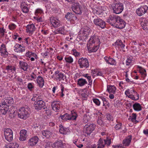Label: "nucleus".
<instances>
[{
	"instance_id": "nucleus-1",
	"label": "nucleus",
	"mask_w": 148,
	"mask_h": 148,
	"mask_svg": "<svg viewBox=\"0 0 148 148\" xmlns=\"http://www.w3.org/2000/svg\"><path fill=\"white\" fill-rule=\"evenodd\" d=\"M32 101H34V106L35 109L37 110H40L44 108L45 103L41 98V96L37 95H34L32 99Z\"/></svg>"
},
{
	"instance_id": "nucleus-2",
	"label": "nucleus",
	"mask_w": 148,
	"mask_h": 148,
	"mask_svg": "<svg viewBox=\"0 0 148 148\" xmlns=\"http://www.w3.org/2000/svg\"><path fill=\"white\" fill-rule=\"evenodd\" d=\"M29 109L22 107L20 108L17 112L18 117L21 119H26L29 115Z\"/></svg>"
},
{
	"instance_id": "nucleus-3",
	"label": "nucleus",
	"mask_w": 148,
	"mask_h": 148,
	"mask_svg": "<svg viewBox=\"0 0 148 148\" xmlns=\"http://www.w3.org/2000/svg\"><path fill=\"white\" fill-rule=\"evenodd\" d=\"M77 116V115L74 110L71 111L70 114L66 113L60 116L62 119L65 121L75 120Z\"/></svg>"
},
{
	"instance_id": "nucleus-4",
	"label": "nucleus",
	"mask_w": 148,
	"mask_h": 148,
	"mask_svg": "<svg viewBox=\"0 0 148 148\" xmlns=\"http://www.w3.org/2000/svg\"><path fill=\"white\" fill-rule=\"evenodd\" d=\"M101 42L99 37L95 34L92 35L89 39L87 43V46L89 48H91L93 44L100 45Z\"/></svg>"
},
{
	"instance_id": "nucleus-5",
	"label": "nucleus",
	"mask_w": 148,
	"mask_h": 148,
	"mask_svg": "<svg viewBox=\"0 0 148 148\" xmlns=\"http://www.w3.org/2000/svg\"><path fill=\"white\" fill-rule=\"evenodd\" d=\"M112 7L113 13L117 14L121 13L124 9L123 3L120 2L115 4H112Z\"/></svg>"
},
{
	"instance_id": "nucleus-6",
	"label": "nucleus",
	"mask_w": 148,
	"mask_h": 148,
	"mask_svg": "<svg viewBox=\"0 0 148 148\" xmlns=\"http://www.w3.org/2000/svg\"><path fill=\"white\" fill-rule=\"evenodd\" d=\"M78 64L79 67L83 69H87L89 66L88 60L86 58L82 57L79 58L78 60Z\"/></svg>"
},
{
	"instance_id": "nucleus-7",
	"label": "nucleus",
	"mask_w": 148,
	"mask_h": 148,
	"mask_svg": "<svg viewBox=\"0 0 148 148\" xmlns=\"http://www.w3.org/2000/svg\"><path fill=\"white\" fill-rule=\"evenodd\" d=\"M95 125L92 124L88 123L84 127V133L85 136L89 135L94 130Z\"/></svg>"
},
{
	"instance_id": "nucleus-8",
	"label": "nucleus",
	"mask_w": 148,
	"mask_h": 148,
	"mask_svg": "<svg viewBox=\"0 0 148 148\" xmlns=\"http://www.w3.org/2000/svg\"><path fill=\"white\" fill-rule=\"evenodd\" d=\"M4 134L5 138L7 141L11 142L12 140L13 132L10 128L6 129L4 131Z\"/></svg>"
},
{
	"instance_id": "nucleus-9",
	"label": "nucleus",
	"mask_w": 148,
	"mask_h": 148,
	"mask_svg": "<svg viewBox=\"0 0 148 148\" xmlns=\"http://www.w3.org/2000/svg\"><path fill=\"white\" fill-rule=\"evenodd\" d=\"M119 19L120 17L118 16L110 15L107 19V22L111 25L114 27L117 21L119 20Z\"/></svg>"
},
{
	"instance_id": "nucleus-10",
	"label": "nucleus",
	"mask_w": 148,
	"mask_h": 148,
	"mask_svg": "<svg viewBox=\"0 0 148 148\" xmlns=\"http://www.w3.org/2000/svg\"><path fill=\"white\" fill-rule=\"evenodd\" d=\"M93 23L95 25L100 27L102 29H104L106 25L105 22L98 17L95 18L94 19Z\"/></svg>"
},
{
	"instance_id": "nucleus-11",
	"label": "nucleus",
	"mask_w": 148,
	"mask_h": 148,
	"mask_svg": "<svg viewBox=\"0 0 148 148\" xmlns=\"http://www.w3.org/2000/svg\"><path fill=\"white\" fill-rule=\"evenodd\" d=\"M72 10L75 14L80 15L82 13V8L79 3H75L72 6Z\"/></svg>"
},
{
	"instance_id": "nucleus-12",
	"label": "nucleus",
	"mask_w": 148,
	"mask_h": 148,
	"mask_svg": "<svg viewBox=\"0 0 148 148\" xmlns=\"http://www.w3.org/2000/svg\"><path fill=\"white\" fill-rule=\"evenodd\" d=\"M148 8V7L146 5L140 6L136 10L137 14L140 16H142L146 12Z\"/></svg>"
},
{
	"instance_id": "nucleus-13",
	"label": "nucleus",
	"mask_w": 148,
	"mask_h": 148,
	"mask_svg": "<svg viewBox=\"0 0 148 148\" xmlns=\"http://www.w3.org/2000/svg\"><path fill=\"white\" fill-rule=\"evenodd\" d=\"M114 44L115 47L118 48L120 51H125V45L124 44H123L121 40H117Z\"/></svg>"
},
{
	"instance_id": "nucleus-14",
	"label": "nucleus",
	"mask_w": 148,
	"mask_h": 148,
	"mask_svg": "<svg viewBox=\"0 0 148 148\" xmlns=\"http://www.w3.org/2000/svg\"><path fill=\"white\" fill-rule=\"evenodd\" d=\"M119 19V20L117 21L114 27L121 29L125 27L126 23L123 20L121 19L120 17Z\"/></svg>"
},
{
	"instance_id": "nucleus-15",
	"label": "nucleus",
	"mask_w": 148,
	"mask_h": 148,
	"mask_svg": "<svg viewBox=\"0 0 148 148\" xmlns=\"http://www.w3.org/2000/svg\"><path fill=\"white\" fill-rule=\"evenodd\" d=\"M50 22L53 27H57L60 25V21L53 17H51L50 19Z\"/></svg>"
},
{
	"instance_id": "nucleus-16",
	"label": "nucleus",
	"mask_w": 148,
	"mask_h": 148,
	"mask_svg": "<svg viewBox=\"0 0 148 148\" xmlns=\"http://www.w3.org/2000/svg\"><path fill=\"white\" fill-rule=\"evenodd\" d=\"M39 138L38 136H35L30 138L28 142L29 145L34 146L36 145L38 143Z\"/></svg>"
},
{
	"instance_id": "nucleus-17",
	"label": "nucleus",
	"mask_w": 148,
	"mask_h": 148,
	"mask_svg": "<svg viewBox=\"0 0 148 148\" xmlns=\"http://www.w3.org/2000/svg\"><path fill=\"white\" fill-rule=\"evenodd\" d=\"M27 136V130H21L20 132L19 140L21 141H24L26 140Z\"/></svg>"
},
{
	"instance_id": "nucleus-18",
	"label": "nucleus",
	"mask_w": 148,
	"mask_h": 148,
	"mask_svg": "<svg viewBox=\"0 0 148 148\" xmlns=\"http://www.w3.org/2000/svg\"><path fill=\"white\" fill-rule=\"evenodd\" d=\"M53 76L57 80H58L60 81L62 80H64L63 73L60 72L59 71H56L53 75Z\"/></svg>"
},
{
	"instance_id": "nucleus-19",
	"label": "nucleus",
	"mask_w": 148,
	"mask_h": 148,
	"mask_svg": "<svg viewBox=\"0 0 148 148\" xmlns=\"http://www.w3.org/2000/svg\"><path fill=\"white\" fill-rule=\"evenodd\" d=\"M14 48L15 51L17 53L22 52L25 50V47L18 44H16L14 47Z\"/></svg>"
},
{
	"instance_id": "nucleus-20",
	"label": "nucleus",
	"mask_w": 148,
	"mask_h": 148,
	"mask_svg": "<svg viewBox=\"0 0 148 148\" xmlns=\"http://www.w3.org/2000/svg\"><path fill=\"white\" fill-rule=\"evenodd\" d=\"M19 68L25 71H27L29 68V66L27 64L23 61H20L19 62Z\"/></svg>"
},
{
	"instance_id": "nucleus-21",
	"label": "nucleus",
	"mask_w": 148,
	"mask_h": 148,
	"mask_svg": "<svg viewBox=\"0 0 148 148\" xmlns=\"http://www.w3.org/2000/svg\"><path fill=\"white\" fill-rule=\"evenodd\" d=\"M51 106L54 111L58 112L60 109V102L59 101H53L51 103Z\"/></svg>"
},
{
	"instance_id": "nucleus-22",
	"label": "nucleus",
	"mask_w": 148,
	"mask_h": 148,
	"mask_svg": "<svg viewBox=\"0 0 148 148\" xmlns=\"http://www.w3.org/2000/svg\"><path fill=\"white\" fill-rule=\"evenodd\" d=\"M26 31L29 33H33L35 30V27L33 24L28 25L26 26Z\"/></svg>"
},
{
	"instance_id": "nucleus-23",
	"label": "nucleus",
	"mask_w": 148,
	"mask_h": 148,
	"mask_svg": "<svg viewBox=\"0 0 148 148\" xmlns=\"http://www.w3.org/2000/svg\"><path fill=\"white\" fill-rule=\"evenodd\" d=\"M140 24L144 30L148 29V21L147 18H143Z\"/></svg>"
},
{
	"instance_id": "nucleus-24",
	"label": "nucleus",
	"mask_w": 148,
	"mask_h": 148,
	"mask_svg": "<svg viewBox=\"0 0 148 148\" xmlns=\"http://www.w3.org/2000/svg\"><path fill=\"white\" fill-rule=\"evenodd\" d=\"M132 139V136L129 135L126 137L123 141V144L125 146H128L130 144Z\"/></svg>"
},
{
	"instance_id": "nucleus-25",
	"label": "nucleus",
	"mask_w": 148,
	"mask_h": 148,
	"mask_svg": "<svg viewBox=\"0 0 148 148\" xmlns=\"http://www.w3.org/2000/svg\"><path fill=\"white\" fill-rule=\"evenodd\" d=\"M104 59L107 63L111 65H115L116 64V62L115 60L112 58L106 56L104 57Z\"/></svg>"
},
{
	"instance_id": "nucleus-26",
	"label": "nucleus",
	"mask_w": 148,
	"mask_h": 148,
	"mask_svg": "<svg viewBox=\"0 0 148 148\" xmlns=\"http://www.w3.org/2000/svg\"><path fill=\"white\" fill-rule=\"evenodd\" d=\"M92 32V31L89 27L87 26H85L84 28L82 34L84 36L87 37Z\"/></svg>"
},
{
	"instance_id": "nucleus-27",
	"label": "nucleus",
	"mask_w": 148,
	"mask_h": 148,
	"mask_svg": "<svg viewBox=\"0 0 148 148\" xmlns=\"http://www.w3.org/2000/svg\"><path fill=\"white\" fill-rule=\"evenodd\" d=\"M36 81L39 86L42 88L44 85V80L41 76H38L37 77Z\"/></svg>"
},
{
	"instance_id": "nucleus-28",
	"label": "nucleus",
	"mask_w": 148,
	"mask_h": 148,
	"mask_svg": "<svg viewBox=\"0 0 148 148\" xmlns=\"http://www.w3.org/2000/svg\"><path fill=\"white\" fill-rule=\"evenodd\" d=\"M116 90V87L114 86L108 85L107 86V90L109 93L114 94Z\"/></svg>"
},
{
	"instance_id": "nucleus-29",
	"label": "nucleus",
	"mask_w": 148,
	"mask_h": 148,
	"mask_svg": "<svg viewBox=\"0 0 148 148\" xmlns=\"http://www.w3.org/2000/svg\"><path fill=\"white\" fill-rule=\"evenodd\" d=\"M25 2H23L21 5V8L22 12L24 13H27L29 11V9L27 7V4H25Z\"/></svg>"
},
{
	"instance_id": "nucleus-30",
	"label": "nucleus",
	"mask_w": 148,
	"mask_h": 148,
	"mask_svg": "<svg viewBox=\"0 0 148 148\" xmlns=\"http://www.w3.org/2000/svg\"><path fill=\"white\" fill-rule=\"evenodd\" d=\"M64 143L61 140H59L53 143V145L55 148H64Z\"/></svg>"
},
{
	"instance_id": "nucleus-31",
	"label": "nucleus",
	"mask_w": 148,
	"mask_h": 148,
	"mask_svg": "<svg viewBox=\"0 0 148 148\" xmlns=\"http://www.w3.org/2000/svg\"><path fill=\"white\" fill-rule=\"evenodd\" d=\"M100 45L93 44L91 46V48H89L87 46L88 50L92 52H95L98 49Z\"/></svg>"
},
{
	"instance_id": "nucleus-32",
	"label": "nucleus",
	"mask_w": 148,
	"mask_h": 148,
	"mask_svg": "<svg viewBox=\"0 0 148 148\" xmlns=\"http://www.w3.org/2000/svg\"><path fill=\"white\" fill-rule=\"evenodd\" d=\"M42 132V135L47 138H50L52 134L51 132L48 130H43Z\"/></svg>"
},
{
	"instance_id": "nucleus-33",
	"label": "nucleus",
	"mask_w": 148,
	"mask_h": 148,
	"mask_svg": "<svg viewBox=\"0 0 148 148\" xmlns=\"http://www.w3.org/2000/svg\"><path fill=\"white\" fill-rule=\"evenodd\" d=\"M87 83L88 82L85 79L81 78L78 79L77 84L80 86H82L87 84Z\"/></svg>"
},
{
	"instance_id": "nucleus-34",
	"label": "nucleus",
	"mask_w": 148,
	"mask_h": 148,
	"mask_svg": "<svg viewBox=\"0 0 148 148\" xmlns=\"http://www.w3.org/2000/svg\"><path fill=\"white\" fill-rule=\"evenodd\" d=\"M5 69L9 73H14L16 71V68L14 66L8 65L6 66Z\"/></svg>"
},
{
	"instance_id": "nucleus-35",
	"label": "nucleus",
	"mask_w": 148,
	"mask_h": 148,
	"mask_svg": "<svg viewBox=\"0 0 148 148\" xmlns=\"http://www.w3.org/2000/svg\"><path fill=\"white\" fill-rule=\"evenodd\" d=\"M134 110L137 111H139L142 109V107L138 103H136L133 105Z\"/></svg>"
},
{
	"instance_id": "nucleus-36",
	"label": "nucleus",
	"mask_w": 148,
	"mask_h": 148,
	"mask_svg": "<svg viewBox=\"0 0 148 148\" xmlns=\"http://www.w3.org/2000/svg\"><path fill=\"white\" fill-rule=\"evenodd\" d=\"M8 103V101H7V98H5L4 99H3L1 101V105H0V107H1L2 105L3 107L5 108L7 107L8 108L10 106Z\"/></svg>"
},
{
	"instance_id": "nucleus-37",
	"label": "nucleus",
	"mask_w": 148,
	"mask_h": 148,
	"mask_svg": "<svg viewBox=\"0 0 148 148\" xmlns=\"http://www.w3.org/2000/svg\"><path fill=\"white\" fill-rule=\"evenodd\" d=\"M104 140L100 138L98 141L97 145L98 147L97 148H103L105 146V143H104Z\"/></svg>"
},
{
	"instance_id": "nucleus-38",
	"label": "nucleus",
	"mask_w": 148,
	"mask_h": 148,
	"mask_svg": "<svg viewBox=\"0 0 148 148\" xmlns=\"http://www.w3.org/2000/svg\"><path fill=\"white\" fill-rule=\"evenodd\" d=\"M44 145L45 148H53L52 143L47 140L44 141Z\"/></svg>"
},
{
	"instance_id": "nucleus-39",
	"label": "nucleus",
	"mask_w": 148,
	"mask_h": 148,
	"mask_svg": "<svg viewBox=\"0 0 148 148\" xmlns=\"http://www.w3.org/2000/svg\"><path fill=\"white\" fill-rule=\"evenodd\" d=\"M92 12L94 14H96L98 15H102L103 14V13L102 10L98 8L96 9H93Z\"/></svg>"
},
{
	"instance_id": "nucleus-40",
	"label": "nucleus",
	"mask_w": 148,
	"mask_h": 148,
	"mask_svg": "<svg viewBox=\"0 0 148 148\" xmlns=\"http://www.w3.org/2000/svg\"><path fill=\"white\" fill-rule=\"evenodd\" d=\"M8 112L9 117L11 118L14 117L15 115L17 113V111L12 110H9L8 111Z\"/></svg>"
},
{
	"instance_id": "nucleus-41",
	"label": "nucleus",
	"mask_w": 148,
	"mask_h": 148,
	"mask_svg": "<svg viewBox=\"0 0 148 148\" xmlns=\"http://www.w3.org/2000/svg\"><path fill=\"white\" fill-rule=\"evenodd\" d=\"M18 144L15 143H10L8 146H7L6 148H18Z\"/></svg>"
},
{
	"instance_id": "nucleus-42",
	"label": "nucleus",
	"mask_w": 148,
	"mask_h": 148,
	"mask_svg": "<svg viewBox=\"0 0 148 148\" xmlns=\"http://www.w3.org/2000/svg\"><path fill=\"white\" fill-rule=\"evenodd\" d=\"M59 132L62 134H66V128L64 127L62 125L60 126Z\"/></svg>"
},
{
	"instance_id": "nucleus-43",
	"label": "nucleus",
	"mask_w": 148,
	"mask_h": 148,
	"mask_svg": "<svg viewBox=\"0 0 148 148\" xmlns=\"http://www.w3.org/2000/svg\"><path fill=\"white\" fill-rule=\"evenodd\" d=\"M8 108L7 107L5 108L3 106L2 108L0 110V113L2 114H5L8 112Z\"/></svg>"
},
{
	"instance_id": "nucleus-44",
	"label": "nucleus",
	"mask_w": 148,
	"mask_h": 148,
	"mask_svg": "<svg viewBox=\"0 0 148 148\" xmlns=\"http://www.w3.org/2000/svg\"><path fill=\"white\" fill-rule=\"evenodd\" d=\"M64 59L66 62L69 63H72L73 61V58L71 56L65 57Z\"/></svg>"
},
{
	"instance_id": "nucleus-45",
	"label": "nucleus",
	"mask_w": 148,
	"mask_h": 148,
	"mask_svg": "<svg viewBox=\"0 0 148 148\" xmlns=\"http://www.w3.org/2000/svg\"><path fill=\"white\" fill-rule=\"evenodd\" d=\"M73 14L71 12H68L65 15V17L68 20L71 21Z\"/></svg>"
},
{
	"instance_id": "nucleus-46",
	"label": "nucleus",
	"mask_w": 148,
	"mask_h": 148,
	"mask_svg": "<svg viewBox=\"0 0 148 148\" xmlns=\"http://www.w3.org/2000/svg\"><path fill=\"white\" fill-rule=\"evenodd\" d=\"M25 56L29 58H30L32 56L35 57L36 58V57H37V55L36 53H34L29 52V51L26 53Z\"/></svg>"
},
{
	"instance_id": "nucleus-47",
	"label": "nucleus",
	"mask_w": 148,
	"mask_h": 148,
	"mask_svg": "<svg viewBox=\"0 0 148 148\" xmlns=\"http://www.w3.org/2000/svg\"><path fill=\"white\" fill-rule=\"evenodd\" d=\"M6 98L8 101V103L9 104V106L12 105L13 103V99L10 97H7Z\"/></svg>"
},
{
	"instance_id": "nucleus-48",
	"label": "nucleus",
	"mask_w": 148,
	"mask_h": 148,
	"mask_svg": "<svg viewBox=\"0 0 148 148\" xmlns=\"http://www.w3.org/2000/svg\"><path fill=\"white\" fill-rule=\"evenodd\" d=\"M138 67L140 69V73L142 74L143 76H146V74L145 73L146 72V70L143 69L142 67L138 66Z\"/></svg>"
},
{
	"instance_id": "nucleus-49",
	"label": "nucleus",
	"mask_w": 148,
	"mask_h": 148,
	"mask_svg": "<svg viewBox=\"0 0 148 148\" xmlns=\"http://www.w3.org/2000/svg\"><path fill=\"white\" fill-rule=\"evenodd\" d=\"M130 117L132 121H136V115L135 113H132V115L130 116Z\"/></svg>"
},
{
	"instance_id": "nucleus-50",
	"label": "nucleus",
	"mask_w": 148,
	"mask_h": 148,
	"mask_svg": "<svg viewBox=\"0 0 148 148\" xmlns=\"http://www.w3.org/2000/svg\"><path fill=\"white\" fill-rule=\"evenodd\" d=\"M64 27L63 26L57 29V32H58L59 34H63L64 33Z\"/></svg>"
},
{
	"instance_id": "nucleus-51",
	"label": "nucleus",
	"mask_w": 148,
	"mask_h": 148,
	"mask_svg": "<svg viewBox=\"0 0 148 148\" xmlns=\"http://www.w3.org/2000/svg\"><path fill=\"white\" fill-rule=\"evenodd\" d=\"M93 102L97 106H99L101 103V100H99L96 98H94L92 99Z\"/></svg>"
},
{
	"instance_id": "nucleus-52",
	"label": "nucleus",
	"mask_w": 148,
	"mask_h": 148,
	"mask_svg": "<svg viewBox=\"0 0 148 148\" xmlns=\"http://www.w3.org/2000/svg\"><path fill=\"white\" fill-rule=\"evenodd\" d=\"M73 54L75 57H78L80 56V53L77 51L75 49H73L72 50Z\"/></svg>"
},
{
	"instance_id": "nucleus-53",
	"label": "nucleus",
	"mask_w": 148,
	"mask_h": 148,
	"mask_svg": "<svg viewBox=\"0 0 148 148\" xmlns=\"http://www.w3.org/2000/svg\"><path fill=\"white\" fill-rule=\"evenodd\" d=\"M5 30V29L3 28H0V35L1 37L4 36Z\"/></svg>"
},
{
	"instance_id": "nucleus-54",
	"label": "nucleus",
	"mask_w": 148,
	"mask_h": 148,
	"mask_svg": "<svg viewBox=\"0 0 148 148\" xmlns=\"http://www.w3.org/2000/svg\"><path fill=\"white\" fill-rule=\"evenodd\" d=\"M122 124L121 123H118L115 127V128L116 130H118L121 129Z\"/></svg>"
},
{
	"instance_id": "nucleus-55",
	"label": "nucleus",
	"mask_w": 148,
	"mask_h": 148,
	"mask_svg": "<svg viewBox=\"0 0 148 148\" xmlns=\"http://www.w3.org/2000/svg\"><path fill=\"white\" fill-rule=\"evenodd\" d=\"M8 53L7 51V49H6L3 52V53H1L2 56L4 58H6L8 56Z\"/></svg>"
},
{
	"instance_id": "nucleus-56",
	"label": "nucleus",
	"mask_w": 148,
	"mask_h": 148,
	"mask_svg": "<svg viewBox=\"0 0 148 148\" xmlns=\"http://www.w3.org/2000/svg\"><path fill=\"white\" fill-rule=\"evenodd\" d=\"M45 109V111L46 112V113L47 116H50L51 115V110L47 108H44Z\"/></svg>"
},
{
	"instance_id": "nucleus-57",
	"label": "nucleus",
	"mask_w": 148,
	"mask_h": 148,
	"mask_svg": "<svg viewBox=\"0 0 148 148\" xmlns=\"http://www.w3.org/2000/svg\"><path fill=\"white\" fill-rule=\"evenodd\" d=\"M132 58L131 57H129L127 58V60L126 61V64L127 66H129L130 65L132 61Z\"/></svg>"
},
{
	"instance_id": "nucleus-58",
	"label": "nucleus",
	"mask_w": 148,
	"mask_h": 148,
	"mask_svg": "<svg viewBox=\"0 0 148 148\" xmlns=\"http://www.w3.org/2000/svg\"><path fill=\"white\" fill-rule=\"evenodd\" d=\"M81 95L83 98L84 100H86L88 97V95L86 93V92H82Z\"/></svg>"
},
{
	"instance_id": "nucleus-59",
	"label": "nucleus",
	"mask_w": 148,
	"mask_h": 148,
	"mask_svg": "<svg viewBox=\"0 0 148 148\" xmlns=\"http://www.w3.org/2000/svg\"><path fill=\"white\" fill-rule=\"evenodd\" d=\"M128 97L134 100H138V97L133 95H132L130 94Z\"/></svg>"
},
{
	"instance_id": "nucleus-60",
	"label": "nucleus",
	"mask_w": 148,
	"mask_h": 148,
	"mask_svg": "<svg viewBox=\"0 0 148 148\" xmlns=\"http://www.w3.org/2000/svg\"><path fill=\"white\" fill-rule=\"evenodd\" d=\"M101 101L103 103V106H106V104L108 102V101L106 100V99L105 98L102 97L100 99Z\"/></svg>"
},
{
	"instance_id": "nucleus-61",
	"label": "nucleus",
	"mask_w": 148,
	"mask_h": 148,
	"mask_svg": "<svg viewBox=\"0 0 148 148\" xmlns=\"http://www.w3.org/2000/svg\"><path fill=\"white\" fill-rule=\"evenodd\" d=\"M27 88L30 91H32V89L34 88V86L32 83H29L28 84Z\"/></svg>"
},
{
	"instance_id": "nucleus-62",
	"label": "nucleus",
	"mask_w": 148,
	"mask_h": 148,
	"mask_svg": "<svg viewBox=\"0 0 148 148\" xmlns=\"http://www.w3.org/2000/svg\"><path fill=\"white\" fill-rule=\"evenodd\" d=\"M106 117L107 119L109 120L112 121L113 120L112 116L108 113L106 114Z\"/></svg>"
},
{
	"instance_id": "nucleus-63",
	"label": "nucleus",
	"mask_w": 148,
	"mask_h": 148,
	"mask_svg": "<svg viewBox=\"0 0 148 148\" xmlns=\"http://www.w3.org/2000/svg\"><path fill=\"white\" fill-rule=\"evenodd\" d=\"M41 127V126L38 124H35L34 125L32 126L33 128H34L36 130H38L40 129Z\"/></svg>"
},
{
	"instance_id": "nucleus-64",
	"label": "nucleus",
	"mask_w": 148,
	"mask_h": 148,
	"mask_svg": "<svg viewBox=\"0 0 148 148\" xmlns=\"http://www.w3.org/2000/svg\"><path fill=\"white\" fill-rule=\"evenodd\" d=\"M16 27V25L14 23H12L9 25V29L11 30L13 29H15Z\"/></svg>"
}]
</instances>
